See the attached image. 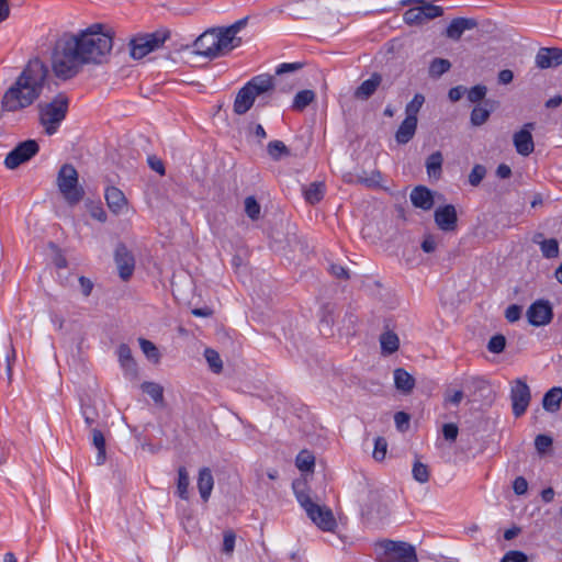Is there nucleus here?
<instances>
[{"label":"nucleus","instance_id":"412c9836","mask_svg":"<svg viewBox=\"0 0 562 562\" xmlns=\"http://www.w3.org/2000/svg\"><path fill=\"white\" fill-rule=\"evenodd\" d=\"M117 356L121 367L123 368L125 375L131 379L137 378V364L132 356V350L126 344H121L117 349Z\"/></svg>","mask_w":562,"mask_h":562},{"label":"nucleus","instance_id":"a18cd8bd","mask_svg":"<svg viewBox=\"0 0 562 562\" xmlns=\"http://www.w3.org/2000/svg\"><path fill=\"white\" fill-rule=\"evenodd\" d=\"M204 357L213 372L220 373L223 369V362L217 351L206 348Z\"/></svg>","mask_w":562,"mask_h":562},{"label":"nucleus","instance_id":"7ed1b4c3","mask_svg":"<svg viewBox=\"0 0 562 562\" xmlns=\"http://www.w3.org/2000/svg\"><path fill=\"white\" fill-rule=\"evenodd\" d=\"M278 86V78L262 74L254 77L237 93L234 101V112L245 114L252 106L256 97L273 91Z\"/></svg>","mask_w":562,"mask_h":562},{"label":"nucleus","instance_id":"c85d7f7f","mask_svg":"<svg viewBox=\"0 0 562 562\" xmlns=\"http://www.w3.org/2000/svg\"><path fill=\"white\" fill-rule=\"evenodd\" d=\"M394 383L398 391L408 394L415 386V379L406 370L398 368L394 370Z\"/></svg>","mask_w":562,"mask_h":562},{"label":"nucleus","instance_id":"bb28decb","mask_svg":"<svg viewBox=\"0 0 562 562\" xmlns=\"http://www.w3.org/2000/svg\"><path fill=\"white\" fill-rule=\"evenodd\" d=\"M417 122L418 120L404 119L395 133V139L398 144H407L414 137Z\"/></svg>","mask_w":562,"mask_h":562},{"label":"nucleus","instance_id":"13d9d810","mask_svg":"<svg viewBox=\"0 0 562 562\" xmlns=\"http://www.w3.org/2000/svg\"><path fill=\"white\" fill-rule=\"evenodd\" d=\"M521 316V307L519 305L513 304L506 308L505 317L508 322L514 323L517 322Z\"/></svg>","mask_w":562,"mask_h":562},{"label":"nucleus","instance_id":"c03bdc74","mask_svg":"<svg viewBox=\"0 0 562 562\" xmlns=\"http://www.w3.org/2000/svg\"><path fill=\"white\" fill-rule=\"evenodd\" d=\"M245 213L247 216L256 221L260 217L261 206L258 203V201L255 199V196L250 195L245 199Z\"/></svg>","mask_w":562,"mask_h":562},{"label":"nucleus","instance_id":"774afa93","mask_svg":"<svg viewBox=\"0 0 562 562\" xmlns=\"http://www.w3.org/2000/svg\"><path fill=\"white\" fill-rule=\"evenodd\" d=\"M463 392L461 390L454 391L452 394H446L445 401L447 403H450L452 405H459L461 401L463 400Z\"/></svg>","mask_w":562,"mask_h":562},{"label":"nucleus","instance_id":"cd10ccee","mask_svg":"<svg viewBox=\"0 0 562 562\" xmlns=\"http://www.w3.org/2000/svg\"><path fill=\"white\" fill-rule=\"evenodd\" d=\"M562 403V387L554 386L550 389L542 398V406L549 413H555L560 409Z\"/></svg>","mask_w":562,"mask_h":562},{"label":"nucleus","instance_id":"6ab92c4d","mask_svg":"<svg viewBox=\"0 0 562 562\" xmlns=\"http://www.w3.org/2000/svg\"><path fill=\"white\" fill-rule=\"evenodd\" d=\"M216 30L220 56L226 55L241 44V37L234 34L227 27H216Z\"/></svg>","mask_w":562,"mask_h":562},{"label":"nucleus","instance_id":"37998d69","mask_svg":"<svg viewBox=\"0 0 562 562\" xmlns=\"http://www.w3.org/2000/svg\"><path fill=\"white\" fill-rule=\"evenodd\" d=\"M138 342L142 351L149 360L154 361L155 363L159 362L160 353L157 347L150 340L139 338Z\"/></svg>","mask_w":562,"mask_h":562},{"label":"nucleus","instance_id":"a19ab883","mask_svg":"<svg viewBox=\"0 0 562 562\" xmlns=\"http://www.w3.org/2000/svg\"><path fill=\"white\" fill-rule=\"evenodd\" d=\"M425 103V97L422 93H416L411 102L406 104L405 114L407 119L417 120V115Z\"/></svg>","mask_w":562,"mask_h":562},{"label":"nucleus","instance_id":"39448f33","mask_svg":"<svg viewBox=\"0 0 562 562\" xmlns=\"http://www.w3.org/2000/svg\"><path fill=\"white\" fill-rule=\"evenodd\" d=\"M69 106V99L64 93H58L50 102L40 103V123L47 135H54L65 120Z\"/></svg>","mask_w":562,"mask_h":562},{"label":"nucleus","instance_id":"5fc2aeb1","mask_svg":"<svg viewBox=\"0 0 562 562\" xmlns=\"http://www.w3.org/2000/svg\"><path fill=\"white\" fill-rule=\"evenodd\" d=\"M527 560L528 557L522 551L510 550L505 553L501 562H527Z\"/></svg>","mask_w":562,"mask_h":562},{"label":"nucleus","instance_id":"b1692460","mask_svg":"<svg viewBox=\"0 0 562 562\" xmlns=\"http://www.w3.org/2000/svg\"><path fill=\"white\" fill-rule=\"evenodd\" d=\"M105 201L109 209L115 214L121 213L127 204L124 193L116 187L106 188Z\"/></svg>","mask_w":562,"mask_h":562},{"label":"nucleus","instance_id":"c9c22d12","mask_svg":"<svg viewBox=\"0 0 562 562\" xmlns=\"http://www.w3.org/2000/svg\"><path fill=\"white\" fill-rule=\"evenodd\" d=\"M267 151L270 158L274 161L280 160L283 157L290 156V149L285 146L282 140H271L267 146Z\"/></svg>","mask_w":562,"mask_h":562},{"label":"nucleus","instance_id":"4d7b16f0","mask_svg":"<svg viewBox=\"0 0 562 562\" xmlns=\"http://www.w3.org/2000/svg\"><path fill=\"white\" fill-rule=\"evenodd\" d=\"M458 426L453 423L445 424L442 427V435L446 440L454 441L458 437Z\"/></svg>","mask_w":562,"mask_h":562},{"label":"nucleus","instance_id":"0eeeda50","mask_svg":"<svg viewBox=\"0 0 562 562\" xmlns=\"http://www.w3.org/2000/svg\"><path fill=\"white\" fill-rule=\"evenodd\" d=\"M56 182L59 192L68 204H78L83 199L85 190L79 184L78 172L72 165L65 164L60 167Z\"/></svg>","mask_w":562,"mask_h":562},{"label":"nucleus","instance_id":"69168bd1","mask_svg":"<svg viewBox=\"0 0 562 562\" xmlns=\"http://www.w3.org/2000/svg\"><path fill=\"white\" fill-rule=\"evenodd\" d=\"M148 164L153 170L158 172L160 176L165 175L164 162L155 156L148 157Z\"/></svg>","mask_w":562,"mask_h":562},{"label":"nucleus","instance_id":"7c9ffc66","mask_svg":"<svg viewBox=\"0 0 562 562\" xmlns=\"http://www.w3.org/2000/svg\"><path fill=\"white\" fill-rule=\"evenodd\" d=\"M325 195V184L323 182H313L304 190L305 200L310 204L318 203Z\"/></svg>","mask_w":562,"mask_h":562},{"label":"nucleus","instance_id":"f704fd0d","mask_svg":"<svg viewBox=\"0 0 562 562\" xmlns=\"http://www.w3.org/2000/svg\"><path fill=\"white\" fill-rule=\"evenodd\" d=\"M315 92L313 90H302L294 97L292 108L295 111H303L315 100Z\"/></svg>","mask_w":562,"mask_h":562},{"label":"nucleus","instance_id":"0e129e2a","mask_svg":"<svg viewBox=\"0 0 562 562\" xmlns=\"http://www.w3.org/2000/svg\"><path fill=\"white\" fill-rule=\"evenodd\" d=\"M300 68H301V64H299V63H291V64H289V63H284V64H281V65L277 68V70H276V75H277V76H281V75H283V74H285V72H289V71H295V70H297V69H300Z\"/></svg>","mask_w":562,"mask_h":562},{"label":"nucleus","instance_id":"ddd939ff","mask_svg":"<svg viewBox=\"0 0 562 562\" xmlns=\"http://www.w3.org/2000/svg\"><path fill=\"white\" fill-rule=\"evenodd\" d=\"M526 316L532 326H544L553 318L552 306L548 301L538 300L528 307Z\"/></svg>","mask_w":562,"mask_h":562},{"label":"nucleus","instance_id":"a878e982","mask_svg":"<svg viewBox=\"0 0 562 562\" xmlns=\"http://www.w3.org/2000/svg\"><path fill=\"white\" fill-rule=\"evenodd\" d=\"M493 110L494 102L491 100H485L483 104L474 106L470 115L471 124L474 126L483 125L488 120Z\"/></svg>","mask_w":562,"mask_h":562},{"label":"nucleus","instance_id":"393cba45","mask_svg":"<svg viewBox=\"0 0 562 562\" xmlns=\"http://www.w3.org/2000/svg\"><path fill=\"white\" fill-rule=\"evenodd\" d=\"M196 485L202 501L207 502L214 487V479L209 468L199 471Z\"/></svg>","mask_w":562,"mask_h":562},{"label":"nucleus","instance_id":"f8f14e48","mask_svg":"<svg viewBox=\"0 0 562 562\" xmlns=\"http://www.w3.org/2000/svg\"><path fill=\"white\" fill-rule=\"evenodd\" d=\"M194 52L210 59L220 57L216 27L206 30L194 42Z\"/></svg>","mask_w":562,"mask_h":562},{"label":"nucleus","instance_id":"5701e85b","mask_svg":"<svg viewBox=\"0 0 562 562\" xmlns=\"http://www.w3.org/2000/svg\"><path fill=\"white\" fill-rule=\"evenodd\" d=\"M382 82V76L378 72L371 75V77L364 80L355 91L353 95L358 100H368L374 94L376 89Z\"/></svg>","mask_w":562,"mask_h":562},{"label":"nucleus","instance_id":"680f3d73","mask_svg":"<svg viewBox=\"0 0 562 562\" xmlns=\"http://www.w3.org/2000/svg\"><path fill=\"white\" fill-rule=\"evenodd\" d=\"M329 271L333 276H335L338 279L347 280L349 279V273L346 268L339 265H330Z\"/></svg>","mask_w":562,"mask_h":562},{"label":"nucleus","instance_id":"423d86ee","mask_svg":"<svg viewBox=\"0 0 562 562\" xmlns=\"http://www.w3.org/2000/svg\"><path fill=\"white\" fill-rule=\"evenodd\" d=\"M375 553L379 562H418L415 547L405 541L381 540Z\"/></svg>","mask_w":562,"mask_h":562},{"label":"nucleus","instance_id":"603ef678","mask_svg":"<svg viewBox=\"0 0 562 562\" xmlns=\"http://www.w3.org/2000/svg\"><path fill=\"white\" fill-rule=\"evenodd\" d=\"M552 438L547 435H538L535 439V447L539 454H546L552 447Z\"/></svg>","mask_w":562,"mask_h":562},{"label":"nucleus","instance_id":"473e14b6","mask_svg":"<svg viewBox=\"0 0 562 562\" xmlns=\"http://www.w3.org/2000/svg\"><path fill=\"white\" fill-rule=\"evenodd\" d=\"M189 473L184 467L178 469L177 494L181 499L189 498Z\"/></svg>","mask_w":562,"mask_h":562},{"label":"nucleus","instance_id":"f3484780","mask_svg":"<svg viewBox=\"0 0 562 562\" xmlns=\"http://www.w3.org/2000/svg\"><path fill=\"white\" fill-rule=\"evenodd\" d=\"M536 66L540 69L554 68L562 65V49L541 47L536 55Z\"/></svg>","mask_w":562,"mask_h":562},{"label":"nucleus","instance_id":"e2e57ef3","mask_svg":"<svg viewBox=\"0 0 562 562\" xmlns=\"http://www.w3.org/2000/svg\"><path fill=\"white\" fill-rule=\"evenodd\" d=\"M465 91L467 89L463 86H457L449 90L448 97L451 102H457L463 97Z\"/></svg>","mask_w":562,"mask_h":562},{"label":"nucleus","instance_id":"f03ea898","mask_svg":"<svg viewBox=\"0 0 562 562\" xmlns=\"http://www.w3.org/2000/svg\"><path fill=\"white\" fill-rule=\"evenodd\" d=\"M47 74V67L41 59L30 60L15 82L4 92L1 110L16 112L33 104L43 91Z\"/></svg>","mask_w":562,"mask_h":562},{"label":"nucleus","instance_id":"4c0bfd02","mask_svg":"<svg viewBox=\"0 0 562 562\" xmlns=\"http://www.w3.org/2000/svg\"><path fill=\"white\" fill-rule=\"evenodd\" d=\"M140 389L144 393L149 395L155 403L161 404L164 402V389L160 384L155 382H144L140 385Z\"/></svg>","mask_w":562,"mask_h":562},{"label":"nucleus","instance_id":"6e6d98bb","mask_svg":"<svg viewBox=\"0 0 562 562\" xmlns=\"http://www.w3.org/2000/svg\"><path fill=\"white\" fill-rule=\"evenodd\" d=\"M409 419H411L409 415L405 412H397L394 415V422H395L396 428L400 431H405L408 428Z\"/></svg>","mask_w":562,"mask_h":562},{"label":"nucleus","instance_id":"9b49d317","mask_svg":"<svg viewBox=\"0 0 562 562\" xmlns=\"http://www.w3.org/2000/svg\"><path fill=\"white\" fill-rule=\"evenodd\" d=\"M513 414L516 417L524 415L529 406L531 393L528 384L521 379L514 381L510 389Z\"/></svg>","mask_w":562,"mask_h":562},{"label":"nucleus","instance_id":"4468645a","mask_svg":"<svg viewBox=\"0 0 562 562\" xmlns=\"http://www.w3.org/2000/svg\"><path fill=\"white\" fill-rule=\"evenodd\" d=\"M533 128L535 123H526L522 128L516 132L513 136L514 146L517 153L521 156H529L535 149L531 134Z\"/></svg>","mask_w":562,"mask_h":562},{"label":"nucleus","instance_id":"49530a36","mask_svg":"<svg viewBox=\"0 0 562 562\" xmlns=\"http://www.w3.org/2000/svg\"><path fill=\"white\" fill-rule=\"evenodd\" d=\"M412 474L414 480L419 483H426L429 480V469L426 464L416 461L413 465Z\"/></svg>","mask_w":562,"mask_h":562},{"label":"nucleus","instance_id":"052dcab7","mask_svg":"<svg viewBox=\"0 0 562 562\" xmlns=\"http://www.w3.org/2000/svg\"><path fill=\"white\" fill-rule=\"evenodd\" d=\"M514 492L517 495H524L528 490V482L524 476H517L513 483Z\"/></svg>","mask_w":562,"mask_h":562},{"label":"nucleus","instance_id":"2eb2a0df","mask_svg":"<svg viewBox=\"0 0 562 562\" xmlns=\"http://www.w3.org/2000/svg\"><path fill=\"white\" fill-rule=\"evenodd\" d=\"M114 259L119 269V274L122 278V280H128L134 272L135 260L133 255L125 245L120 244L116 247Z\"/></svg>","mask_w":562,"mask_h":562},{"label":"nucleus","instance_id":"f257e3e1","mask_svg":"<svg viewBox=\"0 0 562 562\" xmlns=\"http://www.w3.org/2000/svg\"><path fill=\"white\" fill-rule=\"evenodd\" d=\"M112 46L113 38L101 24H93L76 35L65 33L54 46L53 71L60 79H70L86 64H102Z\"/></svg>","mask_w":562,"mask_h":562},{"label":"nucleus","instance_id":"4be33fe9","mask_svg":"<svg viewBox=\"0 0 562 562\" xmlns=\"http://www.w3.org/2000/svg\"><path fill=\"white\" fill-rule=\"evenodd\" d=\"M317 9L316 0H297L290 7V14L295 20L308 19Z\"/></svg>","mask_w":562,"mask_h":562},{"label":"nucleus","instance_id":"a211bd4d","mask_svg":"<svg viewBox=\"0 0 562 562\" xmlns=\"http://www.w3.org/2000/svg\"><path fill=\"white\" fill-rule=\"evenodd\" d=\"M409 199L415 207L423 211H430L435 203L431 190L425 186L415 187L409 194Z\"/></svg>","mask_w":562,"mask_h":562},{"label":"nucleus","instance_id":"72a5a7b5","mask_svg":"<svg viewBox=\"0 0 562 562\" xmlns=\"http://www.w3.org/2000/svg\"><path fill=\"white\" fill-rule=\"evenodd\" d=\"M380 344L382 352L391 355L398 349L400 340L396 334L386 331L381 335Z\"/></svg>","mask_w":562,"mask_h":562},{"label":"nucleus","instance_id":"ea45409f","mask_svg":"<svg viewBox=\"0 0 562 562\" xmlns=\"http://www.w3.org/2000/svg\"><path fill=\"white\" fill-rule=\"evenodd\" d=\"M295 464H296L297 469L301 471H304V472L313 471L314 465H315V458L310 451L302 450L296 456Z\"/></svg>","mask_w":562,"mask_h":562},{"label":"nucleus","instance_id":"09e8293b","mask_svg":"<svg viewBox=\"0 0 562 562\" xmlns=\"http://www.w3.org/2000/svg\"><path fill=\"white\" fill-rule=\"evenodd\" d=\"M486 175V168L483 165H475L470 175H469V183L473 187H477Z\"/></svg>","mask_w":562,"mask_h":562},{"label":"nucleus","instance_id":"338daca9","mask_svg":"<svg viewBox=\"0 0 562 562\" xmlns=\"http://www.w3.org/2000/svg\"><path fill=\"white\" fill-rule=\"evenodd\" d=\"M437 247V243H436V239L434 236L431 235H428L424 238L423 243H422V249L429 254V252H432L435 251Z\"/></svg>","mask_w":562,"mask_h":562},{"label":"nucleus","instance_id":"79ce46f5","mask_svg":"<svg viewBox=\"0 0 562 562\" xmlns=\"http://www.w3.org/2000/svg\"><path fill=\"white\" fill-rule=\"evenodd\" d=\"M540 249L544 258L551 259L559 256V243L555 238L542 240L540 243Z\"/></svg>","mask_w":562,"mask_h":562},{"label":"nucleus","instance_id":"de8ad7c7","mask_svg":"<svg viewBox=\"0 0 562 562\" xmlns=\"http://www.w3.org/2000/svg\"><path fill=\"white\" fill-rule=\"evenodd\" d=\"M468 100L472 103H477L484 100L487 88L483 85H476L472 87L470 90H467Z\"/></svg>","mask_w":562,"mask_h":562},{"label":"nucleus","instance_id":"9d476101","mask_svg":"<svg viewBox=\"0 0 562 562\" xmlns=\"http://www.w3.org/2000/svg\"><path fill=\"white\" fill-rule=\"evenodd\" d=\"M40 150V146L36 140L27 139L20 143L16 147H14L5 157L4 166L8 169H15L20 165L29 161L33 158Z\"/></svg>","mask_w":562,"mask_h":562},{"label":"nucleus","instance_id":"864d4df0","mask_svg":"<svg viewBox=\"0 0 562 562\" xmlns=\"http://www.w3.org/2000/svg\"><path fill=\"white\" fill-rule=\"evenodd\" d=\"M236 536L234 531L227 530L224 532L223 538V552L226 554H232L235 548Z\"/></svg>","mask_w":562,"mask_h":562},{"label":"nucleus","instance_id":"e433bc0d","mask_svg":"<svg viewBox=\"0 0 562 562\" xmlns=\"http://www.w3.org/2000/svg\"><path fill=\"white\" fill-rule=\"evenodd\" d=\"M92 443L98 450L97 464L101 465L105 461V439L101 430L92 429Z\"/></svg>","mask_w":562,"mask_h":562},{"label":"nucleus","instance_id":"2f4dec72","mask_svg":"<svg viewBox=\"0 0 562 562\" xmlns=\"http://www.w3.org/2000/svg\"><path fill=\"white\" fill-rule=\"evenodd\" d=\"M382 180V173L374 169L370 172L363 171L357 176V182L368 188H380Z\"/></svg>","mask_w":562,"mask_h":562},{"label":"nucleus","instance_id":"20e7f679","mask_svg":"<svg viewBox=\"0 0 562 562\" xmlns=\"http://www.w3.org/2000/svg\"><path fill=\"white\" fill-rule=\"evenodd\" d=\"M293 490L299 504L319 529L333 531L336 528L337 522L331 509L314 503L304 484H293Z\"/></svg>","mask_w":562,"mask_h":562},{"label":"nucleus","instance_id":"c756f323","mask_svg":"<svg viewBox=\"0 0 562 562\" xmlns=\"http://www.w3.org/2000/svg\"><path fill=\"white\" fill-rule=\"evenodd\" d=\"M442 162V154L440 151L432 153L426 160L428 176L438 179L441 176Z\"/></svg>","mask_w":562,"mask_h":562},{"label":"nucleus","instance_id":"aec40b11","mask_svg":"<svg viewBox=\"0 0 562 562\" xmlns=\"http://www.w3.org/2000/svg\"><path fill=\"white\" fill-rule=\"evenodd\" d=\"M477 26L474 19L456 18L446 29V36L453 41H459L465 31L473 30Z\"/></svg>","mask_w":562,"mask_h":562},{"label":"nucleus","instance_id":"58836bf2","mask_svg":"<svg viewBox=\"0 0 562 562\" xmlns=\"http://www.w3.org/2000/svg\"><path fill=\"white\" fill-rule=\"evenodd\" d=\"M451 68V63L445 58H435L429 65V76L439 78Z\"/></svg>","mask_w":562,"mask_h":562},{"label":"nucleus","instance_id":"dca6fc26","mask_svg":"<svg viewBox=\"0 0 562 562\" xmlns=\"http://www.w3.org/2000/svg\"><path fill=\"white\" fill-rule=\"evenodd\" d=\"M437 226L443 232H452L457 228V211L452 204L440 206L434 214Z\"/></svg>","mask_w":562,"mask_h":562},{"label":"nucleus","instance_id":"3c124183","mask_svg":"<svg viewBox=\"0 0 562 562\" xmlns=\"http://www.w3.org/2000/svg\"><path fill=\"white\" fill-rule=\"evenodd\" d=\"M505 346L506 338L503 335H494L487 344V349L492 353H501L504 351Z\"/></svg>","mask_w":562,"mask_h":562},{"label":"nucleus","instance_id":"1a4fd4ad","mask_svg":"<svg viewBox=\"0 0 562 562\" xmlns=\"http://www.w3.org/2000/svg\"><path fill=\"white\" fill-rule=\"evenodd\" d=\"M443 14V9L439 5L427 3H418L417 5L406 10L403 20L407 25H423L430 20L439 18Z\"/></svg>","mask_w":562,"mask_h":562},{"label":"nucleus","instance_id":"6e6552de","mask_svg":"<svg viewBox=\"0 0 562 562\" xmlns=\"http://www.w3.org/2000/svg\"><path fill=\"white\" fill-rule=\"evenodd\" d=\"M167 36L159 33L137 35L130 42V54L134 59H140L150 52L159 48Z\"/></svg>","mask_w":562,"mask_h":562},{"label":"nucleus","instance_id":"bf43d9fd","mask_svg":"<svg viewBox=\"0 0 562 562\" xmlns=\"http://www.w3.org/2000/svg\"><path fill=\"white\" fill-rule=\"evenodd\" d=\"M82 415L85 418V423L87 426L91 427L97 423L98 419V413L95 409L89 407V406H82Z\"/></svg>","mask_w":562,"mask_h":562},{"label":"nucleus","instance_id":"8fccbe9b","mask_svg":"<svg viewBox=\"0 0 562 562\" xmlns=\"http://www.w3.org/2000/svg\"><path fill=\"white\" fill-rule=\"evenodd\" d=\"M387 451V442L383 437H376L374 440L373 458L376 461L384 460Z\"/></svg>","mask_w":562,"mask_h":562}]
</instances>
